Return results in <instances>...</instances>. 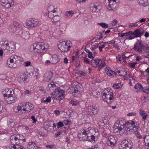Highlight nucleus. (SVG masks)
Wrapping results in <instances>:
<instances>
[{"label": "nucleus", "mask_w": 149, "mask_h": 149, "mask_svg": "<svg viewBox=\"0 0 149 149\" xmlns=\"http://www.w3.org/2000/svg\"><path fill=\"white\" fill-rule=\"evenodd\" d=\"M131 33L132 31H130L125 33H122L120 35H119V37H123L124 36H129L130 33Z\"/></svg>", "instance_id": "42"}, {"label": "nucleus", "mask_w": 149, "mask_h": 149, "mask_svg": "<svg viewBox=\"0 0 149 149\" xmlns=\"http://www.w3.org/2000/svg\"><path fill=\"white\" fill-rule=\"evenodd\" d=\"M28 104L26 103L25 104V108H22V107L18 106L17 107H15L14 110L15 112H19V113H21L30 112L33 109V106L31 103H28Z\"/></svg>", "instance_id": "4"}, {"label": "nucleus", "mask_w": 149, "mask_h": 149, "mask_svg": "<svg viewBox=\"0 0 149 149\" xmlns=\"http://www.w3.org/2000/svg\"><path fill=\"white\" fill-rule=\"evenodd\" d=\"M54 16H59V15L61 13V11L60 10L56 8V9L54 11Z\"/></svg>", "instance_id": "41"}, {"label": "nucleus", "mask_w": 149, "mask_h": 149, "mask_svg": "<svg viewBox=\"0 0 149 149\" xmlns=\"http://www.w3.org/2000/svg\"><path fill=\"white\" fill-rule=\"evenodd\" d=\"M52 60L51 61L52 64H56L59 61L58 56L56 55H53L52 56Z\"/></svg>", "instance_id": "27"}, {"label": "nucleus", "mask_w": 149, "mask_h": 149, "mask_svg": "<svg viewBox=\"0 0 149 149\" xmlns=\"http://www.w3.org/2000/svg\"><path fill=\"white\" fill-rule=\"evenodd\" d=\"M28 78V76L24 73L18 74L17 77V81L20 83L25 84Z\"/></svg>", "instance_id": "9"}, {"label": "nucleus", "mask_w": 149, "mask_h": 149, "mask_svg": "<svg viewBox=\"0 0 149 149\" xmlns=\"http://www.w3.org/2000/svg\"><path fill=\"white\" fill-rule=\"evenodd\" d=\"M111 24L112 26H115L117 25V21L116 19H114L112 21Z\"/></svg>", "instance_id": "58"}, {"label": "nucleus", "mask_w": 149, "mask_h": 149, "mask_svg": "<svg viewBox=\"0 0 149 149\" xmlns=\"http://www.w3.org/2000/svg\"><path fill=\"white\" fill-rule=\"evenodd\" d=\"M52 18V21L53 24L58 22L60 20V17L59 16H54Z\"/></svg>", "instance_id": "32"}, {"label": "nucleus", "mask_w": 149, "mask_h": 149, "mask_svg": "<svg viewBox=\"0 0 149 149\" xmlns=\"http://www.w3.org/2000/svg\"><path fill=\"white\" fill-rule=\"evenodd\" d=\"M139 114L142 117L143 120H145L147 117V114L142 109H139Z\"/></svg>", "instance_id": "25"}, {"label": "nucleus", "mask_w": 149, "mask_h": 149, "mask_svg": "<svg viewBox=\"0 0 149 149\" xmlns=\"http://www.w3.org/2000/svg\"><path fill=\"white\" fill-rule=\"evenodd\" d=\"M9 30L11 32H14L16 31V27L14 24L11 25L9 28Z\"/></svg>", "instance_id": "39"}, {"label": "nucleus", "mask_w": 149, "mask_h": 149, "mask_svg": "<svg viewBox=\"0 0 149 149\" xmlns=\"http://www.w3.org/2000/svg\"><path fill=\"white\" fill-rule=\"evenodd\" d=\"M116 123L118 125V126H122L123 127L124 125L127 131H129L131 134H134L137 131L139 127V123L135 120H130L126 123L124 119H119L116 121Z\"/></svg>", "instance_id": "1"}, {"label": "nucleus", "mask_w": 149, "mask_h": 149, "mask_svg": "<svg viewBox=\"0 0 149 149\" xmlns=\"http://www.w3.org/2000/svg\"><path fill=\"white\" fill-rule=\"evenodd\" d=\"M52 95H53V97L54 98H55L56 100H58L59 101L61 100H62L63 97L64 96H63L60 95H58V94H52Z\"/></svg>", "instance_id": "31"}, {"label": "nucleus", "mask_w": 149, "mask_h": 149, "mask_svg": "<svg viewBox=\"0 0 149 149\" xmlns=\"http://www.w3.org/2000/svg\"><path fill=\"white\" fill-rule=\"evenodd\" d=\"M10 101L16 102L17 101V99L16 97H11L10 98H8Z\"/></svg>", "instance_id": "50"}, {"label": "nucleus", "mask_w": 149, "mask_h": 149, "mask_svg": "<svg viewBox=\"0 0 149 149\" xmlns=\"http://www.w3.org/2000/svg\"><path fill=\"white\" fill-rule=\"evenodd\" d=\"M103 136L105 137L106 138H108L109 137V134H108L107 132V131H104L102 133Z\"/></svg>", "instance_id": "51"}, {"label": "nucleus", "mask_w": 149, "mask_h": 149, "mask_svg": "<svg viewBox=\"0 0 149 149\" xmlns=\"http://www.w3.org/2000/svg\"><path fill=\"white\" fill-rule=\"evenodd\" d=\"M48 90H50L51 91L54 90V88H56V86L55 84H54L53 83L52 84L50 83L48 85Z\"/></svg>", "instance_id": "33"}, {"label": "nucleus", "mask_w": 149, "mask_h": 149, "mask_svg": "<svg viewBox=\"0 0 149 149\" xmlns=\"http://www.w3.org/2000/svg\"><path fill=\"white\" fill-rule=\"evenodd\" d=\"M122 86L120 83H118L113 85V87L115 89H118L122 87Z\"/></svg>", "instance_id": "40"}, {"label": "nucleus", "mask_w": 149, "mask_h": 149, "mask_svg": "<svg viewBox=\"0 0 149 149\" xmlns=\"http://www.w3.org/2000/svg\"><path fill=\"white\" fill-rule=\"evenodd\" d=\"M102 95L106 96V95H113L112 90L110 88H106L103 92Z\"/></svg>", "instance_id": "22"}, {"label": "nucleus", "mask_w": 149, "mask_h": 149, "mask_svg": "<svg viewBox=\"0 0 149 149\" xmlns=\"http://www.w3.org/2000/svg\"><path fill=\"white\" fill-rule=\"evenodd\" d=\"M53 76V74L51 71L47 72L44 74V80L45 81H50Z\"/></svg>", "instance_id": "18"}, {"label": "nucleus", "mask_w": 149, "mask_h": 149, "mask_svg": "<svg viewBox=\"0 0 149 149\" xmlns=\"http://www.w3.org/2000/svg\"><path fill=\"white\" fill-rule=\"evenodd\" d=\"M13 57V58L15 60V61H17V60H19L20 59V57L19 56H18L17 55H15L14 56H12Z\"/></svg>", "instance_id": "61"}, {"label": "nucleus", "mask_w": 149, "mask_h": 149, "mask_svg": "<svg viewBox=\"0 0 149 149\" xmlns=\"http://www.w3.org/2000/svg\"><path fill=\"white\" fill-rule=\"evenodd\" d=\"M18 136H17V135L11 136L10 141L12 145H16V146H19L20 143L19 139H20Z\"/></svg>", "instance_id": "13"}, {"label": "nucleus", "mask_w": 149, "mask_h": 149, "mask_svg": "<svg viewBox=\"0 0 149 149\" xmlns=\"http://www.w3.org/2000/svg\"><path fill=\"white\" fill-rule=\"evenodd\" d=\"M139 4L143 6H146L149 5V0H137Z\"/></svg>", "instance_id": "20"}, {"label": "nucleus", "mask_w": 149, "mask_h": 149, "mask_svg": "<svg viewBox=\"0 0 149 149\" xmlns=\"http://www.w3.org/2000/svg\"><path fill=\"white\" fill-rule=\"evenodd\" d=\"M74 14V13L73 11H67L65 13V15L68 17H72Z\"/></svg>", "instance_id": "43"}, {"label": "nucleus", "mask_w": 149, "mask_h": 149, "mask_svg": "<svg viewBox=\"0 0 149 149\" xmlns=\"http://www.w3.org/2000/svg\"><path fill=\"white\" fill-rule=\"evenodd\" d=\"M55 91L52 93V94H58L60 95L64 96L65 91L60 88H55Z\"/></svg>", "instance_id": "21"}, {"label": "nucleus", "mask_w": 149, "mask_h": 149, "mask_svg": "<svg viewBox=\"0 0 149 149\" xmlns=\"http://www.w3.org/2000/svg\"><path fill=\"white\" fill-rule=\"evenodd\" d=\"M108 42H102L97 43V46H99L98 48L100 52H102V48L104 47L106 44H108Z\"/></svg>", "instance_id": "23"}, {"label": "nucleus", "mask_w": 149, "mask_h": 149, "mask_svg": "<svg viewBox=\"0 0 149 149\" xmlns=\"http://www.w3.org/2000/svg\"><path fill=\"white\" fill-rule=\"evenodd\" d=\"M72 46V43L70 41L67 40L60 42L58 45V47L61 51L67 52L70 50Z\"/></svg>", "instance_id": "5"}, {"label": "nucleus", "mask_w": 149, "mask_h": 149, "mask_svg": "<svg viewBox=\"0 0 149 149\" xmlns=\"http://www.w3.org/2000/svg\"><path fill=\"white\" fill-rule=\"evenodd\" d=\"M136 136L139 139H141L142 138V136L138 132L136 134Z\"/></svg>", "instance_id": "64"}, {"label": "nucleus", "mask_w": 149, "mask_h": 149, "mask_svg": "<svg viewBox=\"0 0 149 149\" xmlns=\"http://www.w3.org/2000/svg\"><path fill=\"white\" fill-rule=\"evenodd\" d=\"M38 69H36V70H34V71L33 72V76L36 77V78L37 77V76L38 75Z\"/></svg>", "instance_id": "52"}, {"label": "nucleus", "mask_w": 149, "mask_h": 149, "mask_svg": "<svg viewBox=\"0 0 149 149\" xmlns=\"http://www.w3.org/2000/svg\"><path fill=\"white\" fill-rule=\"evenodd\" d=\"M129 36L128 38L130 40H131L136 38L135 37V35L134 32H132V33H130Z\"/></svg>", "instance_id": "48"}, {"label": "nucleus", "mask_w": 149, "mask_h": 149, "mask_svg": "<svg viewBox=\"0 0 149 149\" xmlns=\"http://www.w3.org/2000/svg\"><path fill=\"white\" fill-rule=\"evenodd\" d=\"M1 44L2 48L5 53H12L15 49V44L13 42H9L7 40H5L2 41Z\"/></svg>", "instance_id": "3"}, {"label": "nucleus", "mask_w": 149, "mask_h": 149, "mask_svg": "<svg viewBox=\"0 0 149 149\" xmlns=\"http://www.w3.org/2000/svg\"><path fill=\"white\" fill-rule=\"evenodd\" d=\"M7 65L10 68H16V64L13 63H12L9 62L8 60L7 61Z\"/></svg>", "instance_id": "36"}, {"label": "nucleus", "mask_w": 149, "mask_h": 149, "mask_svg": "<svg viewBox=\"0 0 149 149\" xmlns=\"http://www.w3.org/2000/svg\"><path fill=\"white\" fill-rule=\"evenodd\" d=\"M94 63L98 67V69L100 70L106 66V64L104 62L102 61L100 59H96L94 60Z\"/></svg>", "instance_id": "14"}, {"label": "nucleus", "mask_w": 149, "mask_h": 149, "mask_svg": "<svg viewBox=\"0 0 149 149\" xmlns=\"http://www.w3.org/2000/svg\"><path fill=\"white\" fill-rule=\"evenodd\" d=\"M113 132L116 135H121L124 133V130L121 126H116L114 127Z\"/></svg>", "instance_id": "16"}, {"label": "nucleus", "mask_w": 149, "mask_h": 149, "mask_svg": "<svg viewBox=\"0 0 149 149\" xmlns=\"http://www.w3.org/2000/svg\"><path fill=\"white\" fill-rule=\"evenodd\" d=\"M57 125L58 128H59L64 126V124L61 121L59 122L57 124Z\"/></svg>", "instance_id": "55"}, {"label": "nucleus", "mask_w": 149, "mask_h": 149, "mask_svg": "<svg viewBox=\"0 0 149 149\" xmlns=\"http://www.w3.org/2000/svg\"><path fill=\"white\" fill-rule=\"evenodd\" d=\"M142 98L143 99V102H149V97H143Z\"/></svg>", "instance_id": "53"}, {"label": "nucleus", "mask_w": 149, "mask_h": 149, "mask_svg": "<svg viewBox=\"0 0 149 149\" xmlns=\"http://www.w3.org/2000/svg\"><path fill=\"white\" fill-rule=\"evenodd\" d=\"M110 118L105 117L104 119L103 120V123L104 124H108L109 123V120Z\"/></svg>", "instance_id": "57"}, {"label": "nucleus", "mask_w": 149, "mask_h": 149, "mask_svg": "<svg viewBox=\"0 0 149 149\" xmlns=\"http://www.w3.org/2000/svg\"><path fill=\"white\" fill-rule=\"evenodd\" d=\"M35 143L34 142H30L29 143L28 145L27 146L28 148L30 149H32L33 147H34L36 146Z\"/></svg>", "instance_id": "35"}, {"label": "nucleus", "mask_w": 149, "mask_h": 149, "mask_svg": "<svg viewBox=\"0 0 149 149\" xmlns=\"http://www.w3.org/2000/svg\"><path fill=\"white\" fill-rule=\"evenodd\" d=\"M141 30V28H140L139 29L135 30L133 32L135 34V37L136 38L141 37L140 30Z\"/></svg>", "instance_id": "30"}, {"label": "nucleus", "mask_w": 149, "mask_h": 149, "mask_svg": "<svg viewBox=\"0 0 149 149\" xmlns=\"http://www.w3.org/2000/svg\"><path fill=\"white\" fill-rule=\"evenodd\" d=\"M99 109L97 107H94V114H96L98 113Z\"/></svg>", "instance_id": "60"}, {"label": "nucleus", "mask_w": 149, "mask_h": 149, "mask_svg": "<svg viewBox=\"0 0 149 149\" xmlns=\"http://www.w3.org/2000/svg\"><path fill=\"white\" fill-rule=\"evenodd\" d=\"M55 9L56 8H55L53 6H50L48 8V11L54 12Z\"/></svg>", "instance_id": "49"}, {"label": "nucleus", "mask_w": 149, "mask_h": 149, "mask_svg": "<svg viewBox=\"0 0 149 149\" xmlns=\"http://www.w3.org/2000/svg\"><path fill=\"white\" fill-rule=\"evenodd\" d=\"M101 9V6L100 5L96 6L94 5V10H96V14L95 15L98 14L100 12V10Z\"/></svg>", "instance_id": "37"}, {"label": "nucleus", "mask_w": 149, "mask_h": 149, "mask_svg": "<svg viewBox=\"0 0 149 149\" xmlns=\"http://www.w3.org/2000/svg\"><path fill=\"white\" fill-rule=\"evenodd\" d=\"M96 38L98 39L99 40H101L103 38L102 33L101 32L100 33V35H96Z\"/></svg>", "instance_id": "56"}, {"label": "nucleus", "mask_w": 149, "mask_h": 149, "mask_svg": "<svg viewBox=\"0 0 149 149\" xmlns=\"http://www.w3.org/2000/svg\"><path fill=\"white\" fill-rule=\"evenodd\" d=\"M48 15L49 17L51 18H52L54 16V14H53L54 12L48 11Z\"/></svg>", "instance_id": "54"}, {"label": "nucleus", "mask_w": 149, "mask_h": 149, "mask_svg": "<svg viewBox=\"0 0 149 149\" xmlns=\"http://www.w3.org/2000/svg\"><path fill=\"white\" fill-rule=\"evenodd\" d=\"M103 99L104 100V101L107 102V100H111L113 98V95H106V96L102 95Z\"/></svg>", "instance_id": "29"}, {"label": "nucleus", "mask_w": 149, "mask_h": 149, "mask_svg": "<svg viewBox=\"0 0 149 149\" xmlns=\"http://www.w3.org/2000/svg\"><path fill=\"white\" fill-rule=\"evenodd\" d=\"M86 132V131L84 129L81 130V132L79 133L78 135L79 140L85 141L86 140L85 137L87 134Z\"/></svg>", "instance_id": "17"}, {"label": "nucleus", "mask_w": 149, "mask_h": 149, "mask_svg": "<svg viewBox=\"0 0 149 149\" xmlns=\"http://www.w3.org/2000/svg\"><path fill=\"white\" fill-rule=\"evenodd\" d=\"M105 71L109 76L114 77L116 75V73L114 71H113L109 67H106L105 69Z\"/></svg>", "instance_id": "19"}, {"label": "nucleus", "mask_w": 149, "mask_h": 149, "mask_svg": "<svg viewBox=\"0 0 149 149\" xmlns=\"http://www.w3.org/2000/svg\"><path fill=\"white\" fill-rule=\"evenodd\" d=\"M51 126L50 123L49 122H46L44 124V127L46 130H47L49 127Z\"/></svg>", "instance_id": "47"}, {"label": "nucleus", "mask_w": 149, "mask_h": 149, "mask_svg": "<svg viewBox=\"0 0 149 149\" xmlns=\"http://www.w3.org/2000/svg\"><path fill=\"white\" fill-rule=\"evenodd\" d=\"M39 23V21L38 19L32 18L27 22V24L28 26L34 27L37 26Z\"/></svg>", "instance_id": "11"}, {"label": "nucleus", "mask_w": 149, "mask_h": 149, "mask_svg": "<svg viewBox=\"0 0 149 149\" xmlns=\"http://www.w3.org/2000/svg\"><path fill=\"white\" fill-rule=\"evenodd\" d=\"M132 145V143L130 140L124 139L121 141L119 147V149H131Z\"/></svg>", "instance_id": "6"}, {"label": "nucleus", "mask_w": 149, "mask_h": 149, "mask_svg": "<svg viewBox=\"0 0 149 149\" xmlns=\"http://www.w3.org/2000/svg\"><path fill=\"white\" fill-rule=\"evenodd\" d=\"M94 132L95 133L94 134V141H97L100 136V134L97 129L94 128Z\"/></svg>", "instance_id": "26"}, {"label": "nucleus", "mask_w": 149, "mask_h": 149, "mask_svg": "<svg viewBox=\"0 0 149 149\" xmlns=\"http://www.w3.org/2000/svg\"><path fill=\"white\" fill-rule=\"evenodd\" d=\"M144 142L147 146L149 147V135L143 137Z\"/></svg>", "instance_id": "34"}, {"label": "nucleus", "mask_w": 149, "mask_h": 149, "mask_svg": "<svg viewBox=\"0 0 149 149\" xmlns=\"http://www.w3.org/2000/svg\"><path fill=\"white\" fill-rule=\"evenodd\" d=\"M134 88L136 89L141 90L142 87L141 84H137L135 85Z\"/></svg>", "instance_id": "45"}, {"label": "nucleus", "mask_w": 149, "mask_h": 149, "mask_svg": "<svg viewBox=\"0 0 149 149\" xmlns=\"http://www.w3.org/2000/svg\"><path fill=\"white\" fill-rule=\"evenodd\" d=\"M144 46L142 44L141 41H139L136 42L134 45V49L136 52L141 53Z\"/></svg>", "instance_id": "10"}, {"label": "nucleus", "mask_w": 149, "mask_h": 149, "mask_svg": "<svg viewBox=\"0 0 149 149\" xmlns=\"http://www.w3.org/2000/svg\"><path fill=\"white\" fill-rule=\"evenodd\" d=\"M116 142V140L115 137L113 136H110L107 141V144L108 146L112 147L114 146Z\"/></svg>", "instance_id": "15"}, {"label": "nucleus", "mask_w": 149, "mask_h": 149, "mask_svg": "<svg viewBox=\"0 0 149 149\" xmlns=\"http://www.w3.org/2000/svg\"><path fill=\"white\" fill-rule=\"evenodd\" d=\"M15 122L12 119H9L7 120V125L8 127L10 128L13 127L15 125Z\"/></svg>", "instance_id": "24"}, {"label": "nucleus", "mask_w": 149, "mask_h": 149, "mask_svg": "<svg viewBox=\"0 0 149 149\" xmlns=\"http://www.w3.org/2000/svg\"><path fill=\"white\" fill-rule=\"evenodd\" d=\"M74 85V95L76 96L79 94H80L83 91V88L80 86V84L77 82L75 83Z\"/></svg>", "instance_id": "8"}, {"label": "nucleus", "mask_w": 149, "mask_h": 149, "mask_svg": "<svg viewBox=\"0 0 149 149\" xmlns=\"http://www.w3.org/2000/svg\"><path fill=\"white\" fill-rule=\"evenodd\" d=\"M136 115L135 112H130L127 114V116H134Z\"/></svg>", "instance_id": "59"}, {"label": "nucleus", "mask_w": 149, "mask_h": 149, "mask_svg": "<svg viewBox=\"0 0 149 149\" xmlns=\"http://www.w3.org/2000/svg\"><path fill=\"white\" fill-rule=\"evenodd\" d=\"M98 25H99L102 27L104 28H107L109 26L108 24L104 23H98Z\"/></svg>", "instance_id": "44"}, {"label": "nucleus", "mask_w": 149, "mask_h": 149, "mask_svg": "<svg viewBox=\"0 0 149 149\" xmlns=\"http://www.w3.org/2000/svg\"><path fill=\"white\" fill-rule=\"evenodd\" d=\"M14 91L12 89H10L7 93L3 94V96L5 97H8V98H10L12 97V96L14 94Z\"/></svg>", "instance_id": "28"}, {"label": "nucleus", "mask_w": 149, "mask_h": 149, "mask_svg": "<svg viewBox=\"0 0 149 149\" xmlns=\"http://www.w3.org/2000/svg\"><path fill=\"white\" fill-rule=\"evenodd\" d=\"M31 64V62L29 61H26L24 63V66L26 67H27L29 66Z\"/></svg>", "instance_id": "62"}, {"label": "nucleus", "mask_w": 149, "mask_h": 149, "mask_svg": "<svg viewBox=\"0 0 149 149\" xmlns=\"http://www.w3.org/2000/svg\"><path fill=\"white\" fill-rule=\"evenodd\" d=\"M51 98L50 97H48L46 98L45 100H42L41 102H49L51 101Z\"/></svg>", "instance_id": "46"}, {"label": "nucleus", "mask_w": 149, "mask_h": 149, "mask_svg": "<svg viewBox=\"0 0 149 149\" xmlns=\"http://www.w3.org/2000/svg\"><path fill=\"white\" fill-rule=\"evenodd\" d=\"M49 47L47 43L39 42L38 43H35L31 45L30 49L31 51H33L37 53H40L46 51Z\"/></svg>", "instance_id": "2"}, {"label": "nucleus", "mask_w": 149, "mask_h": 149, "mask_svg": "<svg viewBox=\"0 0 149 149\" xmlns=\"http://www.w3.org/2000/svg\"><path fill=\"white\" fill-rule=\"evenodd\" d=\"M1 5L6 8H9L14 5L13 0H1Z\"/></svg>", "instance_id": "7"}, {"label": "nucleus", "mask_w": 149, "mask_h": 149, "mask_svg": "<svg viewBox=\"0 0 149 149\" xmlns=\"http://www.w3.org/2000/svg\"><path fill=\"white\" fill-rule=\"evenodd\" d=\"M13 57L12 56H11L10 59H8L9 62L12 63H14V61H15V60L13 58Z\"/></svg>", "instance_id": "63"}, {"label": "nucleus", "mask_w": 149, "mask_h": 149, "mask_svg": "<svg viewBox=\"0 0 149 149\" xmlns=\"http://www.w3.org/2000/svg\"><path fill=\"white\" fill-rule=\"evenodd\" d=\"M113 2H107L105 4L106 8L109 10H116L117 6L116 3H113Z\"/></svg>", "instance_id": "12"}, {"label": "nucleus", "mask_w": 149, "mask_h": 149, "mask_svg": "<svg viewBox=\"0 0 149 149\" xmlns=\"http://www.w3.org/2000/svg\"><path fill=\"white\" fill-rule=\"evenodd\" d=\"M86 140L85 141H89L92 142L93 141V135H90L88 134V136L86 138Z\"/></svg>", "instance_id": "38"}]
</instances>
